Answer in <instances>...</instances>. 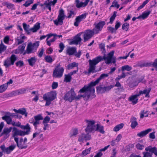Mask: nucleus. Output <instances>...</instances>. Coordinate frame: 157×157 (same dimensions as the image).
Returning <instances> with one entry per match:
<instances>
[{
    "label": "nucleus",
    "instance_id": "nucleus-1",
    "mask_svg": "<svg viewBox=\"0 0 157 157\" xmlns=\"http://www.w3.org/2000/svg\"><path fill=\"white\" fill-rule=\"evenodd\" d=\"M114 51H112L109 53L107 56H104L102 58L101 56L96 57L94 59L89 60V67L88 70L89 73H94L95 72L96 65L100 62L102 60H104L105 63L109 64L111 63H115L116 59L113 56Z\"/></svg>",
    "mask_w": 157,
    "mask_h": 157
},
{
    "label": "nucleus",
    "instance_id": "nucleus-2",
    "mask_svg": "<svg viewBox=\"0 0 157 157\" xmlns=\"http://www.w3.org/2000/svg\"><path fill=\"white\" fill-rule=\"evenodd\" d=\"M79 91V92L80 93H84L85 94L83 95H79L76 96V94L74 91L72 89L66 93L64 96V99L66 101H68L70 102H71L73 100H78L79 99L82 97H87V98H89L90 96L92 95L89 91L85 90L83 92H81L80 90Z\"/></svg>",
    "mask_w": 157,
    "mask_h": 157
},
{
    "label": "nucleus",
    "instance_id": "nucleus-3",
    "mask_svg": "<svg viewBox=\"0 0 157 157\" xmlns=\"http://www.w3.org/2000/svg\"><path fill=\"white\" fill-rule=\"evenodd\" d=\"M109 76L108 74H102L95 81L92 82L88 85H85L82 88L80 91L84 92L85 90L89 91L91 94H93L95 92V89L94 86L98 84L102 79L108 77Z\"/></svg>",
    "mask_w": 157,
    "mask_h": 157
},
{
    "label": "nucleus",
    "instance_id": "nucleus-4",
    "mask_svg": "<svg viewBox=\"0 0 157 157\" xmlns=\"http://www.w3.org/2000/svg\"><path fill=\"white\" fill-rule=\"evenodd\" d=\"M20 128L22 129L26 130V131H24L19 130L16 127L13 128L12 137L14 138H18L17 136H24L26 135H28L31 132V128L28 124H26L25 125H21Z\"/></svg>",
    "mask_w": 157,
    "mask_h": 157
},
{
    "label": "nucleus",
    "instance_id": "nucleus-5",
    "mask_svg": "<svg viewBox=\"0 0 157 157\" xmlns=\"http://www.w3.org/2000/svg\"><path fill=\"white\" fill-rule=\"evenodd\" d=\"M56 97V93L55 91H52L44 94L43 96V98L46 102L45 106L49 105L52 101L54 100Z\"/></svg>",
    "mask_w": 157,
    "mask_h": 157
},
{
    "label": "nucleus",
    "instance_id": "nucleus-6",
    "mask_svg": "<svg viewBox=\"0 0 157 157\" xmlns=\"http://www.w3.org/2000/svg\"><path fill=\"white\" fill-rule=\"evenodd\" d=\"M39 45V44L38 41H36L34 43H32L31 42L29 43L27 45L25 53L27 54H30L35 52Z\"/></svg>",
    "mask_w": 157,
    "mask_h": 157
},
{
    "label": "nucleus",
    "instance_id": "nucleus-7",
    "mask_svg": "<svg viewBox=\"0 0 157 157\" xmlns=\"http://www.w3.org/2000/svg\"><path fill=\"white\" fill-rule=\"evenodd\" d=\"M15 141L19 149H25L28 147L27 139L26 137H25L24 139L22 138H20L19 141L18 138H15Z\"/></svg>",
    "mask_w": 157,
    "mask_h": 157
},
{
    "label": "nucleus",
    "instance_id": "nucleus-8",
    "mask_svg": "<svg viewBox=\"0 0 157 157\" xmlns=\"http://www.w3.org/2000/svg\"><path fill=\"white\" fill-rule=\"evenodd\" d=\"M65 15L64 14V11L63 9H60L59 11V14L57 19L54 21V24L56 25H61L65 19Z\"/></svg>",
    "mask_w": 157,
    "mask_h": 157
},
{
    "label": "nucleus",
    "instance_id": "nucleus-9",
    "mask_svg": "<svg viewBox=\"0 0 157 157\" xmlns=\"http://www.w3.org/2000/svg\"><path fill=\"white\" fill-rule=\"evenodd\" d=\"M64 69L61 67L59 64L56 66L55 70H54L53 76L54 77L60 78L63 75L64 71Z\"/></svg>",
    "mask_w": 157,
    "mask_h": 157
},
{
    "label": "nucleus",
    "instance_id": "nucleus-10",
    "mask_svg": "<svg viewBox=\"0 0 157 157\" xmlns=\"http://www.w3.org/2000/svg\"><path fill=\"white\" fill-rule=\"evenodd\" d=\"M86 122L87 123V127L85 129L87 133H90L94 131L96 126L94 125L95 121L93 120H86Z\"/></svg>",
    "mask_w": 157,
    "mask_h": 157
},
{
    "label": "nucleus",
    "instance_id": "nucleus-11",
    "mask_svg": "<svg viewBox=\"0 0 157 157\" xmlns=\"http://www.w3.org/2000/svg\"><path fill=\"white\" fill-rule=\"evenodd\" d=\"M40 24L39 23H37L33 26V27L31 28L29 30V26L27 25L26 23H23V25L24 30L25 32L28 33H29V31H31L32 32L34 33L36 32L39 30L40 28Z\"/></svg>",
    "mask_w": 157,
    "mask_h": 157
},
{
    "label": "nucleus",
    "instance_id": "nucleus-12",
    "mask_svg": "<svg viewBox=\"0 0 157 157\" xmlns=\"http://www.w3.org/2000/svg\"><path fill=\"white\" fill-rule=\"evenodd\" d=\"M34 117L35 121H34L33 118H32L29 120V122L30 123L33 124L35 130H37V125L40 123V121L43 120V118L40 114L34 116Z\"/></svg>",
    "mask_w": 157,
    "mask_h": 157
},
{
    "label": "nucleus",
    "instance_id": "nucleus-13",
    "mask_svg": "<svg viewBox=\"0 0 157 157\" xmlns=\"http://www.w3.org/2000/svg\"><path fill=\"white\" fill-rule=\"evenodd\" d=\"M17 59L16 56L13 54L10 57L7 58L4 61V65L6 67H8L11 65H13Z\"/></svg>",
    "mask_w": 157,
    "mask_h": 157
},
{
    "label": "nucleus",
    "instance_id": "nucleus-14",
    "mask_svg": "<svg viewBox=\"0 0 157 157\" xmlns=\"http://www.w3.org/2000/svg\"><path fill=\"white\" fill-rule=\"evenodd\" d=\"M105 24V22L104 21H101L97 24H94V25L95 26L93 29L94 34H98L101 31Z\"/></svg>",
    "mask_w": 157,
    "mask_h": 157
},
{
    "label": "nucleus",
    "instance_id": "nucleus-15",
    "mask_svg": "<svg viewBox=\"0 0 157 157\" xmlns=\"http://www.w3.org/2000/svg\"><path fill=\"white\" fill-rule=\"evenodd\" d=\"M83 33L84 42H85L88 40L92 37L94 33L93 30H87L85 31Z\"/></svg>",
    "mask_w": 157,
    "mask_h": 157
},
{
    "label": "nucleus",
    "instance_id": "nucleus-16",
    "mask_svg": "<svg viewBox=\"0 0 157 157\" xmlns=\"http://www.w3.org/2000/svg\"><path fill=\"white\" fill-rule=\"evenodd\" d=\"M57 35L56 34L50 33L47 34V37L46 40L47 44L50 46L51 43L55 41L56 39V36Z\"/></svg>",
    "mask_w": 157,
    "mask_h": 157
},
{
    "label": "nucleus",
    "instance_id": "nucleus-17",
    "mask_svg": "<svg viewBox=\"0 0 157 157\" xmlns=\"http://www.w3.org/2000/svg\"><path fill=\"white\" fill-rule=\"evenodd\" d=\"M91 139L90 135L89 134L82 133L78 136V141L81 143H82L84 140L86 141Z\"/></svg>",
    "mask_w": 157,
    "mask_h": 157
},
{
    "label": "nucleus",
    "instance_id": "nucleus-18",
    "mask_svg": "<svg viewBox=\"0 0 157 157\" xmlns=\"http://www.w3.org/2000/svg\"><path fill=\"white\" fill-rule=\"evenodd\" d=\"M87 14V13H85L78 16L75 19V21L74 23V25L78 26L80 22L83 19H85Z\"/></svg>",
    "mask_w": 157,
    "mask_h": 157
},
{
    "label": "nucleus",
    "instance_id": "nucleus-19",
    "mask_svg": "<svg viewBox=\"0 0 157 157\" xmlns=\"http://www.w3.org/2000/svg\"><path fill=\"white\" fill-rule=\"evenodd\" d=\"M90 0H85L84 2H80L79 0H75V6L77 8L85 7L87 5Z\"/></svg>",
    "mask_w": 157,
    "mask_h": 157
},
{
    "label": "nucleus",
    "instance_id": "nucleus-20",
    "mask_svg": "<svg viewBox=\"0 0 157 157\" xmlns=\"http://www.w3.org/2000/svg\"><path fill=\"white\" fill-rule=\"evenodd\" d=\"M57 0H53V1L50 0H47L45 1L44 4L46 8L48 9L49 10L51 11V6H54L57 2Z\"/></svg>",
    "mask_w": 157,
    "mask_h": 157
},
{
    "label": "nucleus",
    "instance_id": "nucleus-21",
    "mask_svg": "<svg viewBox=\"0 0 157 157\" xmlns=\"http://www.w3.org/2000/svg\"><path fill=\"white\" fill-rule=\"evenodd\" d=\"M139 96L138 94L130 96L128 98V100L131 102L133 105L136 104L138 102V97Z\"/></svg>",
    "mask_w": 157,
    "mask_h": 157
},
{
    "label": "nucleus",
    "instance_id": "nucleus-22",
    "mask_svg": "<svg viewBox=\"0 0 157 157\" xmlns=\"http://www.w3.org/2000/svg\"><path fill=\"white\" fill-rule=\"evenodd\" d=\"M77 49L75 47H67L66 51V53L69 55H72L76 52Z\"/></svg>",
    "mask_w": 157,
    "mask_h": 157
},
{
    "label": "nucleus",
    "instance_id": "nucleus-23",
    "mask_svg": "<svg viewBox=\"0 0 157 157\" xmlns=\"http://www.w3.org/2000/svg\"><path fill=\"white\" fill-rule=\"evenodd\" d=\"M152 130L151 128H148L145 130L142 131L138 133L137 136L138 137L142 138L144 136H145L146 135L148 134L149 132H151Z\"/></svg>",
    "mask_w": 157,
    "mask_h": 157
},
{
    "label": "nucleus",
    "instance_id": "nucleus-24",
    "mask_svg": "<svg viewBox=\"0 0 157 157\" xmlns=\"http://www.w3.org/2000/svg\"><path fill=\"white\" fill-rule=\"evenodd\" d=\"M13 110L15 113H20L22 115H24L25 117L27 116L28 113L25 108H21L18 110L14 109Z\"/></svg>",
    "mask_w": 157,
    "mask_h": 157
},
{
    "label": "nucleus",
    "instance_id": "nucleus-25",
    "mask_svg": "<svg viewBox=\"0 0 157 157\" xmlns=\"http://www.w3.org/2000/svg\"><path fill=\"white\" fill-rule=\"evenodd\" d=\"M130 122L131 123V126L132 128H134L138 125L137 119L134 117H132L130 119Z\"/></svg>",
    "mask_w": 157,
    "mask_h": 157
},
{
    "label": "nucleus",
    "instance_id": "nucleus-26",
    "mask_svg": "<svg viewBox=\"0 0 157 157\" xmlns=\"http://www.w3.org/2000/svg\"><path fill=\"white\" fill-rule=\"evenodd\" d=\"M12 128L11 127L9 128H5L3 131V132L1 133V136H2L5 135L6 137L7 138L9 136V133L11 132Z\"/></svg>",
    "mask_w": 157,
    "mask_h": 157
},
{
    "label": "nucleus",
    "instance_id": "nucleus-27",
    "mask_svg": "<svg viewBox=\"0 0 157 157\" xmlns=\"http://www.w3.org/2000/svg\"><path fill=\"white\" fill-rule=\"evenodd\" d=\"M151 90V89L150 88H149L147 89H145L143 90V91L142 90H140L138 94H139V96L143 94H145V97H149V93L150 92Z\"/></svg>",
    "mask_w": 157,
    "mask_h": 157
},
{
    "label": "nucleus",
    "instance_id": "nucleus-28",
    "mask_svg": "<svg viewBox=\"0 0 157 157\" xmlns=\"http://www.w3.org/2000/svg\"><path fill=\"white\" fill-rule=\"evenodd\" d=\"M145 150L147 151H149L157 156V148L155 147H152L151 146H148L145 148Z\"/></svg>",
    "mask_w": 157,
    "mask_h": 157
},
{
    "label": "nucleus",
    "instance_id": "nucleus-29",
    "mask_svg": "<svg viewBox=\"0 0 157 157\" xmlns=\"http://www.w3.org/2000/svg\"><path fill=\"white\" fill-rule=\"evenodd\" d=\"M96 126V128H95V131H98L100 133L102 134L104 133L105 132L104 130V127L103 126L101 125L100 124H97Z\"/></svg>",
    "mask_w": 157,
    "mask_h": 157
},
{
    "label": "nucleus",
    "instance_id": "nucleus-30",
    "mask_svg": "<svg viewBox=\"0 0 157 157\" xmlns=\"http://www.w3.org/2000/svg\"><path fill=\"white\" fill-rule=\"evenodd\" d=\"M151 64L149 63H145L142 61L138 62L136 66H134V67L138 66L141 67H149Z\"/></svg>",
    "mask_w": 157,
    "mask_h": 157
},
{
    "label": "nucleus",
    "instance_id": "nucleus-31",
    "mask_svg": "<svg viewBox=\"0 0 157 157\" xmlns=\"http://www.w3.org/2000/svg\"><path fill=\"white\" fill-rule=\"evenodd\" d=\"M151 13V11H145L142 13L141 15L138 17V18H142V19H144L146 18Z\"/></svg>",
    "mask_w": 157,
    "mask_h": 157
},
{
    "label": "nucleus",
    "instance_id": "nucleus-32",
    "mask_svg": "<svg viewBox=\"0 0 157 157\" xmlns=\"http://www.w3.org/2000/svg\"><path fill=\"white\" fill-rule=\"evenodd\" d=\"M16 147L15 145H10L6 148L5 152L6 154H9L15 149Z\"/></svg>",
    "mask_w": 157,
    "mask_h": 157
},
{
    "label": "nucleus",
    "instance_id": "nucleus-33",
    "mask_svg": "<svg viewBox=\"0 0 157 157\" xmlns=\"http://www.w3.org/2000/svg\"><path fill=\"white\" fill-rule=\"evenodd\" d=\"M78 134V130L76 128H74L72 129L69 134L70 137L72 138L73 137H75Z\"/></svg>",
    "mask_w": 157,
    "mask_h": 157
},
{
    "label": "nucleus",
    "instance_id": "nucleus-34",
    "mask_svg": "<svg viewBox=\"0 0 157 157\" xmlns=\"http://www.w3.org/2000/svg\"><path fill=\"white\" fill-rule=\"evenodd\" d=\"M2 118L3 120H5L8 124H11L12 121L11 117L9 116L5 115L2 117Z\"/></svg>",
    "mask_w": 157,
    "mask_h": 157
},
{
    "label": "nucleus",
    "instance_id": "nucleus-35",
    "mask_svg": "<svg viewBox=\"0 0 157 157\" xmlns=\"http://www.w3.org/2000/svg\"><path fill=\"white\" fill-rule=\"evenodd\" d=\"M26 38V37L25 36H20L18 37L17 39V44L19 45L24 42V40Z\"/></svg>",
    "mask_w": 157,
    "mask_h": 157
},
{
    "label": "nucleus",
    "instance_id": "nucleus-36",
    "mask_svg": "<svg viewBox=\"0 0 157 157\" xmlns=\"http://www.w3.org/2000/svg\"><path fill=\"white\" fill-rule=\"evenodd\" d=\"M91 149V147H90L88 149H86L82 152V153L80 154V155L82 157H84L86 156L90 153Z\"/></svg>",
    "mask_w": 157,
    "mask_h": 157
},
{
    "label": "nucleus",
    "instance_id": "nucleus-37",
    "mask_svg": "<svg viewBox=\"0 0 157 157\" xmlns=\"http://www.w3.org/2000/svg\"><path fill=\"white\" fill-rule=\"evenodd\" d=\"M71 76L69 73L68 74L64 75V82H70L71 81Z\"/></svg>",
    "mask_w": 157,
    "mask_h": 157
},
{
    "label": "nucleus",
    "instance_id": "nucleus-38",
    "mask_svg": "<svg viewBox=\"0 0 157 157\" xmlns=\"http://www.w3.org/2000/svg\"><path fill=\"white\" fill-rule=\"evenodd\" d=\"M82 33H80L78 34L75 37L74 39L77 44H80L82 40V39L80 37Z\"/></svg>",
    "mask_w": 157,
    "mask_h": 157
},
{
    "label": "nucleus",
    "instance_id": "nucleus-39",
    "mask_svg": "<svg viewBox=\"0 0 157 157\" xmlns=\"http://www.w3.org/2000/svg\"><path fill=\"white\" fill-rule=\"evenodd\" d=\"M132 69V67L128 65L123 66L121 67V70L122 72H124L125 71H128L131 70Z\"/></svg>",
    "mask_w": 157,
    "mask_h": 157
},
{
    "label": "nucleus",
    "instance_id": "nucleus-40",
    "mask_svg": "<svg viewBox=\"0 0 157 157\" xmlns=\"http://www.w3.org/2000/svg\"><path fill=\"white\" fill-rule=\"evenodd\" d=\"M124 125L123 123H121L115 126L113 129V130L115 132H117L123 128Z\"/></svg>",
    "mask_w": 157,
    "mask_h": 157
},
{
    "label": "nucleus",
    "instance_id": "nucleus-41",
    "mask_svg": "<svg viewBox=\"0 0 157 157\" xmlns=\"http://www.w3.org/2000/svg\"><path fill=\"white\" fill-rule=\"evenodd\" d=\"M36 60V59L35 57H31L28 59V61L30 65L33 66L35 63Z\"/></svg>",
    "mask_w": 157,
    "mask_h": 157
},
{
    "label": "nucleus",
    "instance_id": "nucleus-42",
    "mask_svg": "<svg viewBox=\"0 0 157 157\" xmlns=\"http://www.w3.org/2000/svg\"><path fill=\"white\" fill-rule=\"evenodd\" d=\"M6 49L7 46L5 45L2 41L0 44V54L5 51Z\"/></svg>",
    "mask_w": 157,
    "mask_h": 157
},
{
    "label": "nucleus",
    "instance_id": "nucleus-43",
    "mask_svg": "<svg viewBox=\"0 0 157 157\" xmlns=\"http://www.w3.org/2000/svg\"><path fill=\"white\" fill-rule=\"evenodd\" d=\"M78 63L75 62L69 64L67 66V68L68 69H72L74 67H78Z\"/></svg>",
    "mask_w": 157,
    "mask_h": 157
},
{
    "label": "nucleus",
    "instance_id": "nucleus-44",
    "mask_svg": "<svg viewBox=\"0 0 157 157\" xmlns=\"http://www.w3.org/2000/svg\"><path fill=\"white\" fill-rule=\"evenodd\" d=\"M2 4L3 6H6L9 9H12L14 6L13 4L6 2L2 3Z\"/></svg>",
    "mask_w": 157,
    "mask_h": 157
},
{
    "label": "nucleus",
    "instance_id": "nucleus-45",
    "mask_svg": "<svg viewBox=\"0 0 157 157\" xmlns=\"http://www.w3.org/2000/svg\"><path fill=\"white\" fill-rule=\"evenodd\" d=\"M97 92L99 93H103L105 92L104 87H102L101 86L97 87Z\"/></svg>",
    "mask_w": 157,
    "mask_h": 157
},
{
    "label": "nucleus",
    "instance_id": "nucleus-46",
    "mask_svg": "<svg viewBox=\"0 0 157 157\" xmlns=\"http://www.w3.org/2000/svg\"><path fill=\"white\" fill-rule=\"evenodd\" d=\"M126 76V75L125 74L124 72H122V74L120 75H119L115 79V81H118L120 79L124 78Z\"/></svg>",
    "mask_w": 157,
    "mask_h": 157
},
{
    "label": "nucleus",
    "instance_id": "nucleus-47",
    "mask_svg": "<svg viewBox=\"0 0 157 157\" xmlns=\"http://www.w3.org/2000/svg\"><path fill=\"white\" fill-rule=\"evenodd\" d=\"M8 87L7 84H4L0 86V93H2L6 90Z\"/></svg>",
    "mask_w": 157,
    "mask_h": 157
},
{
    "label": "nucleus",
    "instance_id": "nucleus-48",
    "mask_svg": "<svg viewBox=\"0 0 157 157\" xmlns=\"http://www.w3.org/2000/svg\"><path fill=\"white\" fill-rule=\"evenodd\" d=\"M147 111H145L144 110H143L141 111L140 113V118H143L144 117H147L148 116V114H147Z\"/></svg>",
    "mask_w": 157,
    "mask_h": 157
},
{
    "label": "nucleus",
    "instance_id": "nucleus-49",
    "mask_svg": "<svg viewBox=\"0 0 157 157\" xmlns=\"http://www.w3.org/2000/svg\"><path fill=\"white\" fill-rule=\"evenodd\" d=\"M129 24L128 23H125L123 24L122 26V29L123 30L127 31L128 30Z\"/></svg>",
    "mask_w": 157,
    "mask_h": 157
},
{
    "label": "nucleus",
    "instance_id": "nucleus-50",
    "mask_svg": "<svg viewBox=\"0 0 157 157\" xmlns=\"http://www.w3.org/2000/svg\"><path fill=\"white\" fill-rule=\"evenodd\" d=\"M143 154L144 155L143 157H152L153 153L151 152H143Z\"/></svg>",
    "mask_w": 157,
    "mask_h": 157
},
{
    "label": "nucleus",
    "instance_id": "nucleus-51",
    "mask_svg": "<svg viewBox=\"0 0 157 157\" xmlns=\"http://www.w3.org/2000/svg\"><path fill=\"white\" fill-rule=\"evenodd\" d=\"M124 89L123 86L118 87L115 89V92L117 94H119L120 93L123 91Z\"/></svg>",
    "mask_w": 157,
    "mask_h": 157
},
{
    "label": "nucleus",
    "instance_id": "nucleus-52",
    "mask_svg": "<svg viewBox=\"0 0 157 157\" xmlns=\"http://www.w3.org/2000/svg\"><path fill=\"white\" fill-rule=\"evenodd\" d=\"M117 12L116 11L114 12L113 15L110 18V21L109 22L110 23L112 24L117 16Z\"/></svg>",
    "mask_w": 157,
    "mask_h": 157
},
{
    "label": "nucleus",
    "instance_id": "nucleus-53",
    "mask_svg": "<svg viewBox=\"0 0 157 157\" xmlns=\"http://www.w3.org/2000/svg\"><path fill=\"white\" fill-rule=\"evenodd\" d=\"M138 82L137 81L133 82H130L128 84V86L131 88H132L135 86H137L138 85Z\"/></svg>",
    "mask_w": 157,
    "mask_h": 157
},
{
    "label": "nucleus",
    "instance_id": "nucleus-54",
    "mask_svg": "<svg viewBox=\"0 0 157 157\" xmlns=\"http://www.w3.org/2000/svg\"><path fill=\"white\" fill-rule=\"evenodd\" d=\"M119 6L120 5L118 4V2L116 0H114L112 2V5L110 7H116L118 9L119 7Z\"/></svg>",
    "mask_w": 157,
    "mask_h": 157
},
{
    "label": "nucleus",
    "instance_id": "nucleus-55",
    "mask_svg": "<svg viewBox=\"0 0 157 157\" xmlns=\"http://www.w3.org/2000/svg\"><path fill=\"white\" fill-rule=\"evenodd\" d=\"M45 60L46 62L51 63L53 61L52 57L49 56H47L45 57Z\"/></svg>",
    "mask_w": 157,
    "mask_h": 157
},
{
    "label": "nucleus",
    "instance_id": "nucleus-56",
    "mask_svg": "<svg viewBox=\"0 0 157 157\" xmlns=\"http://www.w3.org/2000/svg\"><path fill=\"white\" fill-rule=\"evenodd\" d=\"M33 2V0H28L23 5L26 7H27Z\"/></svg>",
    "mask_w": 157,
    "mask_h": 157
},
{
    "label": "nucleus",
    "instance_id": "nucleus-57",
    "mask_svg": "<svg viewBox=\"0 0 157 157\" xmlns=\"http://www.w3.org/2000/svg\"><path fill=\"white\" fill-rule=\"evenodd\" d=\"M149 0H146L142 3V4L138 8L137 10H139L143 8L144 6L147 4L149 2Z\"/></svg>",
    "mask_w": 157,
    "mask_h": 157
},
{
    "label": "nucleus",
    "instance_id": "nucleus-58",
    "mask_svg": "<svg viewBox=\"0 0 157 157\" xmlns=\"http://www.w3.org/2000/svg\"><path fill=\"white\" fill-rule=\"evenodd\" d=\"M99 47L102 53H105V45L104 44L102 43L99 44Z\"/></svg>",
    "mask_w": 157,
    "mask_h": 157
},
{
    "label": "nucleus",
    "instance_id": "nucleus-59",
    "mask_svg": "<svg viewBox=\"0 0 157 157\" xmlns=\"http://www.w3.org/2000/svg\"><path fill=\"white\" fill-rule=\"evenodd\" d=\"M149 63L151 64L150 66H152L155 67L156 70L157 71V58L154 60L153 63L150 62Z\"/></svg>",
    "mask_w": 157,
    "mask_h": 157
},
{
    "label": "nucleus",
    "instance_id": "nucleus-60",
    "mask_svg": "<svg viewBox=\"0 0 157 157\" xmlns=\"http://www.w3.org/2000/svg\"><path fill=\"white\" fill-rule=\"evenodd\" d=\"M107 29L111 33H116V29L115 28L112 27L111 26H109L107 27Z\"/></svg>",
    "mask_w": 157,
    "mask_h": 157
},
{
    "label": "nucleus",
    "instance_id": "nucleus-61",
    "mask_svg": "<svg viewBox=\"0 0 157 157\" xmlns=\"http://www.w3.org/2000/svg\"><path fill=\"white\" fill-rule=\"evenodd\" d=\"M105 88V92H108L111 90L112 88L114 87V86L110 85L108 86H104Z\"/></svg>",
    "mask_w": 157,
    "mask_h": 157
},
{
    "label": "nucleus",
    "instance_id": "nucleus-62",
    "mask_svg": "<svg viewBox=\"0 0 157 157\" xmlns=\"http://www.w3.org/2000/svg\"><path fill=\"white\" fill-rule=\"evenodd\" d=\"M59 47L60 48V49L59 50V52H62L63 49L65 48V46L61 42L60 43L59 45Z\"/></svg>",
    "mask_w": 157,
    "mask_h": 157
},
{
    "label": "nucleus",
    "instance_id": "nucleus-63",
    "mask_svg": "<svg viewBox=\"0 0 157 157\" xmlns=\"http://www.w3.org/2000/svg\"><path fill=\"white\" fill-rule=\"evenodd\" d=\"M75 12L72 10H71L68 13V18H70L72 17H73L75 15Z\"/></svg>",
    "mask_w": 157,
    "mask_h": 157
},
{
    "label": "nucleus",
    "instance_id": "nucleus-64",
    "mask_svg": "<svg viewBox=\"0 0 157 157\" xmlns=\"http://www.w3.org/2000/svg\"><path fill=\"white\" fill-rule=\"evenodd\" d=\"M50 117L48 116H46L44 119V120L43 121V124H47L49 122V121L50 120Z\"/></svg>",
    "mask_w": 157,
    "mask_h": 157
}]
</instances>
